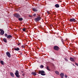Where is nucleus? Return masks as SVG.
<instances>
[{
  "mask_svg": "<svg viewBox=\"0 0 78 78\" xmlns=\"http://www.w3.org/2000/svg\"><path fill=\"white\" fill-rule=\"evenodd\" d=\"M14 16L17 18H19L18 20H20V18H19L20 17V15L19 14H18V13H15L14 14Z\"/></svg>",
  "mask_w": 78,
  "mask_h": 78,
  "instance_id": "obj_1",
  "label": "nucleus"
},
{
  "mask_svg": "<svg viewBox=\"0 0 78 78\" xmlns=\"http://www.w3.org/2000/svg\"><path fill=\"white\" fill-rule=\"evenodd\" d=\"M45 72L44 71H39V74H41V75H45V74H44Z\"/></svg>",
  "mask_w": 78,
  "mask_h": 78,
  "instance_id": "obj_2",
  "label": "nucleus"
},
{
  "mask_svg": "<svg viewBox=\"0 0 78 78\" xmlns=\"http://www.w3.org/2000/svg\"><path fill=\"white\" fill-rule=\"evenodd\" d=\"M20 45L21 47H22V48H25V47L24 46H23V41H22V39H20Z\"/></svg>",
  "mask_w": 78,
  "mask_h": 78,
  "instance_id": "obj_3",
  "label": "nucleus"
},
{
  "mask_svg": "<svg viewBox=\"0 0 78 78\" xmlns=\"http://www.w3.org/2000/svg\"><path fill=\"white\" fill-rule=\"evenodd\" d=\"M0 31L1 32H0V35H3L5 33V31L3 30L2 29H0Z\"/></svg>",
  "mask_w": 78,
  "mask_h": 78,
  "instance_id": "obj_4",
  "label": "nucleus"
},
{
  "mask_svg": "<svg viewBox=\"0 0 78 78\" xmlns=\"http://www.w3.org/2000/svg\"><path fill=\"white\" fill-rule=\"evenodd\" d=\"M15 75H16V77H17V78H19V72L17 70H16V73H15Z\"/></svg>",
  "mask_w": 78,
  "mask_h": 78,
  "instance_id": "obj_5",
  "label": "nucleus"
},
{
  "mask_svg": "<svg viewBox=\"0 0 78 78\" xmlns=\"http://www.w3.org/2000/svg\"><path fill=\"white\" fill-rule=\"evenodd\" d=\"M41 18L40 17H38L37 18H35L34 20L35 22H37V21H39L41 20Z\"/></svg>",
  "mask_w": 78,
  "mask_h": 78,
  "instance_id": "obj_6",
  "label": "nucleus"
},
{
  "mask_svg": "<svg viewBox=\"0 0 78 78\" xmlns=\"http://www.w3.org/2000/svg\"><path fill=\"white\" fill-rule=\"evenodd\" d=\"M54 48L55 50L58 51L59 50V47L57 46H55L54 47Z\"/></svg>",
  "mask_w": 78,
  "mask_h": 78,
  "instance_id": "obj_7",
  "label": "nucleus"
},
{
  "mask_svg": "<svg viewBox=\"0 0 78 78\" xmlns=\"http://www.w3.org/2000/svg\"><path fill=\"white\" fill-rule=\"evenodd\" d=\"M6 55L9 58H11V54L10 53L8 52H6Z\"/></svg>",
  "mask_w": 78,
  "mask_h": 78,
  "instance_id": "obj_8",
  "label": "nucleus"
},
{
  "mask_svg": "<svg viewBox=\"0 0 78 78\" xmlns=\"http://www.w3.org/2000/svg\"><path fill=\"white\" fill-rule=\"evenodd\" d=\"M70 22H75L76 20L74 19H70L69 20Z\"/></svg>",
  "mask_w": 78,
  "mask_h": 78,
  "instance_id": "obj_9",
  "label": "nucleus"
},
{
  "mask_svg": "<svg viewBox=\"0 0 78 78\" xmlns=\"http://www.w3.org/2000/svg\"><path fill=\"white\" fill-rule=\"evenodd\" d=\"M32 9L33 11H35V12H37L38 11L37 8H33Z\"/></svg>",
  "mask_w": 78,
  "mask_h": 78,
  "instance_id": "obj_10",
  "label": "nucleus"
},
{
  "mask_svg": "<svg viewBox=\"0 0 78 78\" xmlns=\"http://www.w3.org/2000/svg\"><path fill=\"white\" fill-rule=\"evenodd\" d=\"M12 38V36L11 35H8L7 37V39H11V38Z\"/></svg>",
  "mask_w": 78,
  "mask_h": 78,
  "instance_id": "obj_11",
  "label": "nucleus"
},
{
  "mask_svg": "<svg viewBox=\"0 0 78 78\" xmlns=\"http://www.w3.org/2000/svg\"><path fill=\"white\" fill-rule=\"evenodd\" d=\"M10 74L11 76H12V77H14V75L13 73H12V72H10Z\"/></svg>",
  "mask_w": 78,
  "mask_h": 78,
  "instance_id": "obj_12",
  "label": "nucleus"
},
{
  "mask_svg": "<svg viewBox=\"0 0 78 78\" xmlns=\"http://www.w3.org/2000/svg\"><path fill=\"white\" fill-rule=\"evenodd\" d=\"M60 75L61 77L62 78H63V77L64 76V73H61L60 74Z\"/></svg>",
  "mask_w": 78,
  "mask_h": 78,
  "instance_id": "obj_13",
  "label": "nucleus"
},
{
  "mask_svg": "<svg viewBox=\"0 0 78 78\" xmlns=\"http://www.w3.org/2000/svg\"><path fill=\"white\" fill-rule=\"evenodd\" d=\"M3 40L4 42H5L6 43L7 42V40L6 38H3Z\"/></svg>",
  "mask_w": 78,
  "mask_h": 78,
  "instance_id": "obj_14",
  "label": "nucleus"
},
{
  "mask_svg": "<svg viewBox=\"0 0 78 78\" xmlns=\"http://www.w3.org/2000/svg\"><path fill=\"white\" fill-rule=\"evenodd\" d=\"M14 49H15V50H16V51H19V50H20V49L19 48H15Z\"/></svg>",
  "mask_w": 78,
  "mask_h": 78,
  "instance_id": "obj_15",
  "label": "nucleus"
},
{
  "mask_svg": "<svg viewBox=\"0 0 78 78\" xmlns=\"http://www.w3.org/2000/svg\"><path fill=\"white\" fill-rule=\"evenodd\" d=\"M55 6L56 8H59V5L58 4H57L55 5Z\"/></svg>",
  "mask_w": 78,
  "mask_h": 78,
  "instance_id": "obj_16",
  "label": "nucleus"
},
{
  "mask_svg": "<svg viewBox=\"0 0 78 78\" xmlns=\"http://www.w3.org/2000/svg\"><path fill=\"white\" fill-rule=\"evenodd\" d=\"M70 59L71 61H73V62H74V59H73V58L70 57Z\"/></svg>",
  "mask_w": 78,
  "mask_h": 78,
  "instance_id": "obj_17",
  "label": "nucleus"
},
{
  "mask_svg": "<svg viewBox=\"0 0 78 78\" xmlns=\"http://www.w3.org/2000/svg\"><path fill=\"white\" fill-rule=\"evenodd\" d=\"M0 62L2 65H4V62L3 61H1Z\"/></svg>",
  "mask_w": 78,
  "mask_h": 78,
  "instance_id": "obj_18",
  "label": "nucleus"
},
{
  "mask_svg": "<svg viewBox=\"0 0 78 78\" xmlns=\"http://www.w3.org/2000/svg\"><path fill=\"white\" fill-rule=\"evenodd\" d=\"M31 73L32 74V75H36V74L34 72H32Z\"/></svg>",
  "mask_w": 78,
  "mask_h": 78,
  "instance_id": "obj_19",
  "label": "nucleus"
},
{
  "mask_svg": "<svg viewBox=\"0 0 78 78\" xmlns=\"http://www.w3.org/2000/svg\"><path fill=\"white\" fill-rule=\"evenodd\" d=\"M55 72V73H56L57 74V75H59V72L58 71H56Z\"/></svg>",
  "mask_w": 78,
  "mask_h": 78,
  "instance_id": "obj_20",
  "label": "nucleus"
},
{
  "mask_svg": "<svg viewBox=\"0 0 78 78\" xmlns=\"http://www.w3.org/2000/svg\"><path fill=\"white\" fill-rule=\"evenodd\" d=\"M47 69H48V70H49L50 71V69H49V66H47Z\"/></svg>",
  "mask_w": 78,
  "mask_h": 78,
  "instance_id": "obj_21",
  "label": "nucleus"
},
{
  "mask_svg": "<svg viewBox=\"0 0 78 78\" xmlns=\"http://www.w3.org/2000/svg\"><path fill=\"white\" fill-rule=\"evenodd\" d=\"M5 36L6 37H8V34H5Z\"/></svg>",
  "mask_w": 78,
  "mask_h": 78,
  "instance_id": "obj_22",
  "label": "nucleus"
},
{
  "mask_svg": "<svg viewBox=\"0 0 78 78\" xmlns=\"http://www.w3.org/2000/svg\"><path fill=\"white\" fill-rule=\"evenodd\" d=\"M20 55H21V57H22V56H23V54H22V53H20Z\"/></svg>",
  "mask_w": 78,
  "mask_h": 78,
  "instance_id": "obj_23",
  "label": "nucleus"
},
{
  "mask_svg": "<svg viewBox=\"0 0 78 78\" xmlns=\"http://www.w3.org/2000/svg\"><path fill=\"white\" fill-rule=\"evenodd\" d=\"M23 20V18H20V21H22Z\"/></svg>",
  "mask_w": 78,
  "mask_h": 78,
  "instance_id": "obj_24",
  "label": "nucleus"
},
{
  "mask_svg": "<svg viewBox=\"0 0 78 78\" xmlns=\"http://www.w3.org/2000/svg\"><path fill=\"white\" fill-rule=\"evenodd\" d=\"M40 67L41 68H44V66H43V65H41L40 66Z\"/></svg>",
  "mask_w": 78,
  "mask_h": 78,
  "instance_id": "obj_25",
  "label": "nucleus"
},
{
  "mask_svg": "<svg viewBox=\"0 0 78 78\" xmlns=\"http://www.w3.org/2000/svg\"><path fill=\"white\" fill-rule=\"evenodd\" d=\"M23 31H26V30L25 29V28H23Z\"/></svg>",
  "mask_w": 78,
  "mask_h": 78,
  "instance_id": "obj_26",
  "label": "nucleus"
},
{
  "mask_svg": "<svg viewBox=\"0 0 78 78\" xmlns=\"http://www.w3.org/2000/svg\"><path fill=\"white\" fill-rule=\"evenodd\" d=\"M22 69L23 70L21 71V73H23L24 71H23V69Z\"/></svg>",
  "mask_w": 78,
  "mask_h": 78,
  "instance_id": "obj_27",
  "label": "nucleus"
},
{
  "mask_svg": "<svg viewBox=\"0 0 78 78\" xmlns=\"http://www.w3.org/2000/svg\"><path fill=\"white\" fill-rule=\"evenodd\" d=\"M75 64L76 66H78V64L76 63H75Z\"/></svg>",
  "mask_w": 78,
  "mask_h": 78,
  "instance_id": "obj_28",
  "label": "nucleus"
},
{
  "mask_svg": "<svg viewBox=\"0 0 78 78\" xmlns=\"http://www.w3.org/2000/svg\"><path fill=\"white\" fill-rule=\"evenodd\" d=\"M65 78H67V75H65Z\"/></svg>",
  "mask_w": 78,
  "mask_h": 78,
  "instance_id": "obj_29",
  "label": "nucleus"
},
{
  "mask_svg": "<svg viewBox=\"0 0 78 78\" xmlns=\"http://www.w3.org/2000/svg\"><path fill=\"white\" fill-rule=\"evenodd\" d=\"M47 12L48 13V14H49L50 13V12H48V11H47Z\"/></svg>",
  "mask_w": 78,
  "mask_h": 78,
  "instance_id": "obj_30",
  "label": "nucleus"
},
{
  "mask_svg": "<svg viewBox=\"0 0 78 78\" xmlns=\"http://www.w3.org/2000/svg\"><path fill=\"white\" fill-rule=\"evenodd\" d=\"M62 42H64V41L63 40V39H62Z\"/></svg>",
  "mask_w": 78,
  "mask_h": 78,
  "instance_id": "obj_31",
  "label": "nucleus"
},
{
  "mask_svg": "<svg viewBox=\"0 0 78 78\" xmlns=\"http://www.w3.org/2000/svg\"><path fill=\"white\" fill-rule=\"evenodd\" d=\"M33 16H34H34H36V14H34L33 15Z\"/></svg>",
  "mask_w": 78,
  "mask_h": 78,
  "instance_id": "obj_32",
  "label": "nucleus"
},
{
  "mask_svg": "<svg viewBox=\"0 0 78 78\" xmlns=\"http://www.w3.org/2000/svg\"><path fill=\"white\" fill-rule=\"evenodd\" d=\"M18 45H20V43H19V44H18Z\"/></svg>",
  "mask_w": 78,
  "mask_h": 78,
  "instance_id": "obj_33",
  "label": "nucleus"
},
{
  "mask_svg": "<svg viewBox=\"0 0 78 78\" xmlns=\"http://www.w3.org/2000/svg\"><path fill=\"white\" fill-rule=\"evenodd\" d=\"M23 76H24V74H23Z\"/></svg>",
  "mask_w": 78,
  "mask_h": 78,
  "instance_id": "obj_34",
  "label": "nucleus"
},
{
  "mask_svg": "<svg viewBox=\"0 0 78 78\" xmlns=\"http://www.w3.org/2000/svg\"><path fill=\"white\" fill-rule=\"evenodd\" d=\"M53 60H54V59H53Z\"/></svg>",
  "mask_w": 78,
  "mask_h": 78,
  "instance_id": "obj_35",
  "label": "nucleus"
}]
</instances>
